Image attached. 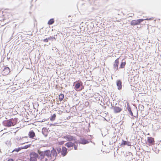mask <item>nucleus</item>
I'll list each match as a JSON object with an SVG mask.
<instances>
[{
	"mask_svg": "<svg viewBox=\"0 0 161 161\" xmlns=\"http://www.w3.org/2000/svg\"><path fill=\"white\" fill-rule=\"evenodd\" d=\"M127 57L125 56H120L115 60L113 64V67L115 72L121 69H124V70H125L126 64V59H127Z\"/></svg>",
	"mask_w": 161,
	"mask_h": 161,
	"instance_id": "f257e3e1",
	"label": "nucleus"
},
{
	"mask_svg": "<svg viewBox=\"0 0 161 161\" xmlns=\"http://www.w3.org/2000/svg\"><path fill=\"white\" fill-rule=\"evenodd\" d=\"M56 150L58 154H60L61 153V155L63 157L65 156L68 153L67 149L64 146H62V148L61 146H57L56 147Z\"/></svg>",
	"mask_w": 161,
	"mask_h": 161,
	"instance_id": "f03ea898",
	"label": "nucleus"
},
{
	"mask_svg": "<svg viewBox=\"0 0 161 161\" xmlns=\"http://www.w3.org/2000/svg\"><path fill=\"white\" fill-rule=\"evenodd\" d=\"M73 86H74V89L78 91H80L84 88L83 83L81 81L74 82Z\"/></svg>",
	"mask_w": 161,
	"mask_h": 161,
	"instance_id": "7ed1b4c3",
	"label": "nucleus"
},
{
	"mask_svg": "<svg viewBox=\"0 0 161 161\" xmlns=\"http://www.w3.org/2000/svg\"><path fill=\"white\" fill-rule=\"evenodd\" d=\"M147 19H138L136 20H132L130 22V25L131 26L137 25L140 24L143 22L144 20Z\"/></svg>",
	"mask_w": 161,
	"mask_h": 161,
	"instance_id": "20e7f679",
	"label": "nucleus"
},
{
	"mask_svg": "<svg viewBox=\"0 0 161 161\" xmlns=\"http://www.w3.org/2000/svg\"><path fill=\"white\" fill-rule=\"evenodd\" d=\"M30 161H36L38 158V154L35 152L32 151L29 154Z\"/></svg>",
	"mask_w": 161,
	"mask_h": 161,
	"instance_id": "39448f33",
	"label": "nucleus"
},
{
	"mask_svg": "<svg viewBox=\"0 0 161 161\" xmlns=\"http://www.w3.org/2000/svg\"><path fill=\"white\" fill-rule=\"evenodd\" d=\"M128 112H129V114L131 115V116L132 117H135L136 118H138V112L137 111V109L136 107H134V108L133 109V111L134 112V111L136 112H137L136 115H134L133 113L131 110V108H127V109Z\"/></svg>",
	"mask_w": 161,
	"mask_h": 161,
	"instance_id": "423d86ee",
	"label": "nucleus"
},
{
	"mask_svg": "<svg viewBox=\"0 0 161 161\" xmlns=\"http://www.w3.org/2000/svg\"><path fill=\"white\" fill-rule=\"evenodd\" d=\"M111 107L110 108V109L114 110V112L115 114H117L120 113L122 110V109L120 107L115 106H113L111 104Z\"/></svg>",
	"mask_w": 161,
	"mask_h": 161,
	"instance_id": "0eeeda50",
	"label": "nucleus"
},
{
	"mask_svg": "<svg viewBox=\"0 0 161 161\" xmlns=\"http://www.w3.org/2000/svg\"><path fill=\"white\" fill-rule=\"evenodd\" d=\"M147 145L151 146L154 144V139L152 137H148L147 138Z\"/></svg>",
	"mask_w": 161,
	"mask_h": 161,
	"instance_id": "6e6552de",
	"label": "nucleus"
},
{
	"mask_svg": "<svg viewBox=\"0 0 161 161\" xmlns=\"http://www.w3.org/2000/svg\"><path fill=\"white\" fill-rule=\"evenodd\" d=\"M50 152L51 153V158H52V156L53 157H55V158L54 160H53V161L56 159V157L57 156L58 157H61V155L58 154L57 152L56 149H53V150L50 151Z\"/></svg>",
	"mask_w": 161,
	"mask_h": 161,
	"instance_id": "1a4fd4ad",
	"label": "nucleus"
},
{
	"mask_svg": "<svg viewBox=\"0 0 161 161\" xmlns=\"http://www.w3.org/2000/svg\"><path fill=\"white\" fill-rule=\"evenodd\" d=\"M10 72V69L8 67L6 66L3 69L2 74L3 75H6Z\"/></svg>",
	"mask_w": 161,
	"mask_h": 161,
	"instance_id": "9d476101",
	"label": "nucleus"
},
{
	"mask_svg": "<svg viewBox=\"0 0 161 161\" xmlns=\"http://www.w3.org/2000/svg\"><path fill=\"white\" fill-rule=\"evenodd\" d=\"M11 119L3 121L2 123L4 126L9 127L12 126Z\"/></svg>",
	"mask_w": 161,
	"mask_h": 161,
	"instance_id": "9b49d317",
	"label": "nucleus"
},
{
	"mask_svg": "<svg viewBox=\"0 0 161 161\" xmlns=\"http://www.w3.org/2000/svg\"><path fill=\"white\" fill-rule=\"evenodd\" d=\"M77 141H78V142L79 143V144L83 145L88 144L90 142V141L82 137H80V140H78Z\"/></svg>",
	"mask_w": 161,
	"mask_h": 161,
	"instance_id": "f8f14e48",
	"label": "nucleus"
},
{
	"mask_svg": "<svg viewBox=\"0 0 161 161\" xmlns=\"http://www.w3.org/2000/svg\"><path fill=\"white\" fill-rule=\"evenodd\" d=\"M65 138L69 141H73L74 142L77 140V139L75 136L70 135H66L65 136Z\"/></svg>",
	"mask_w": 161,
	"mask_h": 161,
	"instance_id": "ddd939ff",
	"label": "nucleus"
},
{
	"mask_svg": "<svg viewBox=\"0 0 161 161\" xmlns=\"http://www.w3.org/2000/svg\"><path fill=\"white\" fill-rule=\"evenodd\" d=\"M121 147H124L125 146H131V143L128 141H125L123 139H122V142L120 145Z\"/></svg>",
	"mask_w": 161,
	"mask_h": 161,
	"instance_id": "4468645a",
	"label": "nucleus"
},
{
	"mask_svg": "<svg viewBox=\"0 0 161 161\" xmlns=\"http://www.w3.org/2000/svg\"><path fill=\"white\" fill-rule=\"evenodd\" d=\"M116 84L118 90H120L122 89V82L121 80H117L116 81Z\"/></svg>",
	"mask_w": 161,
	"mask_h": 161,
	"instance_id": "2eb2a0df",
	"label": "nucleus"
},
{
	"mask_svg": "<svg viewBox=\"0 0 161 161\" xmlns=\"http://www.w3.org/2000/svg\"><path fill=\"white\" fill-rule=\"evenodd\" d=\"M132 154V153L130 152H128L127 153V155H126L125 156V160H126V161H132V157L131 155Z\"/></svg>",
	"mask_w": 161,
	"mask_h": 161,
	"instance_id": "dca6fc26",
	"label": "nucleus"
},
{
	"mask_svg": "<svg viewBox=\"0 0 161 161\" xmlns=\"http://www.w3.org/2000/svg\"><path fill=\"white\" fill-rule=\"evenodd\" d=\"M42 133L45 137H47L48 133L47 129L46 127H43L42 129Z\"/></svg>",
	"mask_w": 161,
	"mask_h": 161,
	"instance_id": "f3484780",
	"label": "nucleus"
},
{
	"mask_svg": "<svg viewBox=\"0 0 161 161\" xmlns=\"http://www.w3.org/2000/svg\"><path fill=\"white\" fill-rule=\"evenodd\" d=\"M44 153V151H40L38 152V155L39 156H38V159H40V160L43 159L45 156Z\"/></svg>",
	"mask_w": 161,
	"mask_h": 161,
	"instance_id": "a211bd4d",
	"label": "nucleus"
},
{
	"mask_svg": "<svg viewBox=\"0 0 161 161\" xmlns=\"http://www.w3.org/2000/svg\"><path fill=\"white\" fill-rule=\"evenodd\" d=\"M36 136L33 130H31L28 133V136L31 138H33Z\"/></svg>",
	"mask_w": 161,
	"mask_h": 161,
	"instance_id": "6ab92c4d",
	"label": "nucleus"
},
{
	"mask_svg": "<svg viewBox=\"0 0 161 161\" xmlns=\"http://www.w3.org/2000/svg\"><path fill=\"white\" fill-rule=\"evenodd\" d=\"M44 151V154L45 156H46L48 158H51V155L50 151L49 150H45Z\"/></svg>",
	"mask_w": 161,
	"mask_h": 161,
	"instance_id": "aec40b11",
	"label": "nucleus"
},
{
	"mask_svg": "<svg viewBox=\"0 0 161 161\" xmlns=\"http://www.w3.org/2000/svg\"><path fill=\"white\" fill-rule=\"evenodd\" d=\"M11 119L12 122V126H14L16 125L18 120V118H15L14 119L12 118Z\"/></svg>",
	"mask_w": 161,
	"mask_h": 161,
	"instance_id": "412c9836",
	"label": "nucleus"
},
{
	"mask_svg": "<svg viewBox=\"0 0 161 161\" xmlns=\"http://www.w3.org/2000/svg\"><path fill=\"white\" fill-rule=\"evenodd\" d=\"M74 144V142H68L65 144V145L68 148L72 147Z\"/></svg>",
	"mask_w": 161,
	"mask_h": 161,
	"instance_id": "4be33fe9",
	"label": "nucleus"
},
{
	"mask_svg": "<svg viewBox=\"0 0 161 161\" xmlns=\"http://www.w3.org/2000/svg\"><path fill=\"white\" fill-rule=\"evenodd\" d=\"M56 116V114H51V116L48 119H50L51 121H53L55 120Z\"/></svg>",
	"mask_w": 161,
	"mask_h": 161,
	"instance_id": "5701e85b",
	"label": "nucleus"
},
{
	"mask_svg": "<svg viewBox=\"0 0 161 161\" xmlns=\"http://www.w3.org/2000/svg\"><path fill=\"white\" fill-rule=\"evenodd\" d=\"M74 149L75 150H77V147L78 146V144H79V143L78 142V141L77 140L75 142H74Z\"/></svg>",
	"mask_w": 161,
	"mask_h": 161,
	"instance_id": "b1692460",
	"label": "nucleus"
},
{
	"mask_svg": "<svg viewBox=\"0 0 161 161\" xmlns=\"http://www.w3.org/2000/svg\"><path fill=\"white\" fill-rule=\"evenodd\" d=\"M22 149H23L22 147H19L17 148H15L11 152V153H13L14 152H18Z\"/></svg>",
	"mask_w": 161,
	"mask_h": 161,
	"instance_id": "393cba45",
	"label": "nucleus"
},
{
	"mask_svg": "<svg viewBox=\"0 0 161 161\" xmlns=\"http://www.w3.org/2000/svg\"><path fill=\"white\" fill-rule=\"evenodd\" d=\"M54 19L53 18L50 19L47 22V24L49 25H52L54 22Z\"/></svg>",
	"mask_w": 161,
	"mask_h": 161,
	"instance_id": "a878e982",
	"label": "nucleus"
},
{
	"mask_svg": "<svg viewBox=\"0 0 161 161\" xmlns=\"http://www.w3.org/2000/svg\"><path fill=\"white\" fill-rule=\"evenodd\" d=\"M64 97V95L63 94L61 93L59 96V100L60 101H62Z\"/></svg>",
	"mask_w": 161,
	"mask_h": 161,
	"instance_id": "bb28decb",
	"label": "nucleus"
},
{
	"mask_svg": "<svg viewBox=\"0 0 161 161\" xmlns=\"http://www.w3.org/2000/svg\"><path fill=\"white\" fill-rule=\"evenodd\" d=\"M152 149L157 154H158L159 153V151L160 150H159L158 149L157 147H152Z\"/></svg>",
	"mask_w": 161,
	"mask_h": 161,
	"instance_id": "cd10ccee",
	"label": "nucleus"
},
{
	"mask_svg": "<svg viewBox=\"0 0 161 161\" xmlns=\"http://www.w3.org/2000/svg\"><path fill=\"white\" fill-rule=\"evenodd\" d=\"M31 144H28L22 147L24 149H26L29 147H30L31 146Z\"/></svg>",
	"mask_w": 161,
	"mask_h": 161,
	"instance_id": "c85d7f7f",
	"label": "nucleus"
},
{
	"mask_svg": "<svg viewBox=\"0 0 161 161\" xmlns=\"http://www.w3.org/2000/svg\"><path fill=\"white\" fill-rule=\"evenodd\" d=\"M127 152L125 151L121 152V155L125 157L127 155Z\"/></svg>",
	"mask_w": 161,
	"mask_h": 161,
	"instance_id": "c756f323",
	"label": "nucleus"
},
{
	"mask_svg": "<svg viewBox=\"0 0 161 161\" xmlns=\"http://www.w3.org/2000/svg\"><path fill=\"white\" fill-rule=\"evenodd\" d=\"M126 103L127 104L126 106L127 107H126V109L129 108H131L130 106V104L129 102H126ZM125 107H126V106H125Z\"/></svg>",
	"mask_w": 161,
	"mask_h": 161,
	"instance_id": "7c9ffc66",
	"label": "nucleus"
},
{
	"mask_svg": "<svg viewBox=\"0 0 161 161\" xmlns=\"http://www.w3.org/2000/svg\"><path fill=\"white\" fill-rule=\"evenodd\" d=\"M153 147L152 146L151 147H150L149 148H148L147 149V151L145 152V153H147V154L150 152V150L151 149H152V147Z\"/></svg>",
	"mask_w": 161,
	"mask_h": 161,
	"instance_id": "2f4dec72",
	"label": "nucleus"
},
{
	"mask_svg": "<svg viewBox=\"0 0 161 161\" xmlns=\"http://www.w3.org/2000/svg\"><path fill=\"white\" fill-rule=\"evenodd\" d=\"M65 142V141H60V142H58V144L59 145H62L64 144V143Z\"/></svg>",
	"mask_w": 161,
	"mask_h": 161,
	"instance_id": "473e14b6",
	"label": "nucleus"
},
{
	"mask_svg": "<svg viewBox=\"0 0 161 161\" xmlns=\"http://www.w3.org/2000/svg\"><path fill=\"white\" fill-rule=\"evenodd\" d=\"M47 39L48 40V41L49 40L51 41H53V39H54L53 38V36H50V37H48L47 38Z\"/></svg>",
	"mask_w": 161,
	"mask_h": 161,
	"instance_id": "72a5a7b5",
	"label": "nucleus"
},
{
	"mask_svg": "<svg viewBox=\"0 0 161 161\" xmlns=\"http://www.w3.org/2000/svg\"><path fill=\"white\" fill-rule=\"evenodd\" d=\"M87 26L88 28H89V26L93 28L94 27V24L92 23H91L90 25H88Z\"/></svg>",
	"mask_w": 161,
	"mask_h": 161,
	"instance_id": "f704fd0d",
	"label": "nucleus"
},
{
	"mask_svg": "<svg viewBox=\"0 0 161 161\" xmlns=\"http://www.w3.org/2000/svg\"><path fill=\"white\" fill-rule=\"evenodd\" d=\"M6 143L8 146H11V143L10 141H7L6 142Z\"/></svg>",
	"mask_w": 161,
	"mask_h": 161,
	"instance_id": "c9c22d12",
	"label": "nucleus"
},
{
	"mask_svg": "<svg viewBox=\"0 0 161 161\" xmlns=\"http://www.w3.org/2000/svg\"><path fill=\"white\" fill-rule=\"evenodd\" d=\"M89 104V103L88 101H86L85 102L84 105L86 107H87Z\"/></svg>",
	"mask_w": 161,
	"mask_h": 161,
	"instance_id": "e433bc0d",
	"label": "nucleus"
},
{
	"mask_svg": "<svg viewBox=\"0 0 161 161\" xmlns=\"http://www.w3.org/2000/svg\"><path fill=\"white\" fill-rule=\"evenodd\" d=\"M90 137L88 139L90 140L89 141H90V142H92V141H91V139H92L93 138V136L92 135H90Z\"/></svg>",
	"mask_w": 161,
	"mask_h": 161,
	"instance_id": "4c0bfd02",
	"label": "nucleus"
},
{
	"mask_svg": "<svg viewBox=\"0 0 161 161\" xmlns=\"http://www.w3.org/2000/svg\"><path fill=\"white\" fill-rule=\"evenodd\" d=\"M47 120H49V119H42L41 121H40L39 122H42Z\"/></svg>",
	"mask_w": 161,
	"mask_h": 161,
	"instance_id": "58836bf2",
	"label": "nucleus"
},
{
	"mask_svg": "<svg viewBox=\"0 0 161 161\" xmlns=\"http://www.w3.org/2000/svg\"><path fill=\"white\" fill-rule=\"evenodd\" d=\"M54 48L55 49V50L56 53L59 54V55L60 54V53H59V51H58V49L57 48H56V47H54Z\"/></svg>",
	"mask_w": 161,
	"mask_h": 161,
	"instance_id": "ea45409f",
	"label": "nucleus"
},
{
	"mask_svg": "<svg viewBox=\"0 0 161 161\" xmlns=\"http://www.w3.org/2000/svg\"><path fill=\"white\" fill-rule=\"evenodd\" d=\"M42 40L44 42H47L48 41V40L47 38L44 39H43Z\"/></svg>",
	"mask_w": 161,
	"mask_h": 161,
	"instance_id": "a19ab883",
	"label": "nucleus"
},
{
	"mask_svg": "<svg viewBox=\"0 0 161 161\" xmlns=\"http://www.w3.org/2000/svg\"><path fill=\"white\" fill-rule=\"evenodd\" d=\"M3 19H0V20L1 21H4V20L5 19V17L4 16V14H3Z\"/></svg>",
	"mask_w": 161,
	"mask_h": 161,
	"instance_id": "79ce46f5",
	"label": "nucleus"
},
{
	"mask_svg": "<svg viewBox=\"0 0 161 161\" xmlns=\"http://www.w3.org/2000/svg\"><path fill=\"white\" fill-rule=\"evenodd\" d=\"M117 140V139H116V140L115 141H114V142H112V143H111V141L109 142L110 145H113V143H115L116 142Z\"/></svg>",
	"mask_w": 161,
	"mask_h": 161,
	"instance_id": "37998d69",
	"label": "nucleus"
},
{
	"mask_svg": "<svg viewBox=\"0 0 161 161\" xmlns=\"http://www.w3.org/2000/svg\"><path fill=\"white\" fill-rule=\"evenodd\" d=\"M112 142H114V141H115V136H113L112 138Z\"/></svg>",
	"mask_w": 161,
	"mask_h": 161,
	"instance_id": "c03bdc74",
	"label": "nucleus"
},
{
	"mask_svg": "<svg viewBox=\"0 0 161 161\" xmlns=\"http://www.w3.org/2000/svg\"><path fill=\"white\" fill-rule=\"evenodd\" d=\"M53 36L54 39H55L56 40V39L57 38V35H55L54 36Z\"/></svg>",
	"mask_w": 161,
	"mask_h": 161,
	"instance_id": "a18cd8bd",
	"label": "nucleus"
},
{
	"mask_svg": "<svg viewBox=\"0 0 161 161\" xmlns=\"http://www.w3.org/2000/svg\"><path fill=\"white\" fill-rule=\"evenodd\" d=\"M57 124V123H54V124H50V126H55Z\"/></svg>",
	"mask_w": 161,
	"mask_h": 161,
	"instance_id": "49530a36",
	"label": "nucleus"
},
{
	"mask_svg": "<svg viewBox=\"0 0 161 161\" xmlns=\"http://www.w3.org/2000/svg\"><path fill=\"white\" fill-rule=\"evenodd\" d=\"M16 139L17 140H20L21 139V137H19L18 136H17L16 137Z\"/></svg>",
	"mask_w": 161,
	"mask_h": 161,
	"instance_id": "de8ad7c7",
	"label": "nucleus"
},
{
	"mask_svg": "<svg viewBox=\"0 0 161 161\" xmlns=\"http://www.w3.org/2000/svg\"><path fill=\"white\" fill-rule=\"evenodd\" d=\"M8 161H14V159L12 158H8Z\"/></svg>",
	"mask_w": 161,
	"mask_h": 161,
	"instance_id": "09e8293b",
	"label": "nucleus"
},
{
	"mask_svg": "<svg viewBox=\"0 0 161 161\" xmlns=\"http://www.w3.org/2000/svg\"><path fill=\"white\" fill-rule=\"evenodd\" d=\"M147 19L146 20H153V17L150 18H147Z\"/></svg>",
	"mask_w": 161,
	"mask_h": 161,
	"instance_id": "8fccbe9b",
	"label": "nucleus"
},
{
	"mask_svg": "<svg viewBox=\"0 0 161 161\" xmlns=\"http://www.w3.org/2000/svg\"><path fill=\"white\" fill-rule=\"evenodd\" d=\"M73 100L74 101H77L78 100L77 99H76V98H74Z\"/></svg>",
	"mask_w": 161,
	"mask_h": 161,
	"instance_id": "3c124183",
	"label": "nucleus"
},
{
	"mask_svg": "<svg viewBox=\"0 0 161 161\" xmlns=\"http://www.w3.org/2000/svg\"><path fill=\"white\" fill-rule=\"evenodd\" d=\"M133 112L134 113V115H136L137 112H136L135 111H134Z\"/></svg>",
	"mask_w": 161,
	"mask_h": 161,
	"instance_id": "603ef678",
	"label": "nucleus"
},
{
	"mask_svg": "<svg viewBox=\"0 0 161 161\" xmlns=\"http://www.w3.org/2000/svg\"><path fill=\"white\" fill-rule=\"evenodd\" d=\"M27 138V136H24V137H22V138Z\"/></svg>",
	"mask_w": 161,
	"mask_h": 161,
	"instance_id": "864d4df0",
	"label": "nucleus"
},
{
	"mask_svg": "<svg viewBox=\"0 0 161 161\" xmlns=\"http://www.w3.org/2000/svg\"><path fill=\"white\" fill-rule=\"evenodd\" d=\"M141 121H142L141 124L140 123H139V124H140V125H142V123H143V122H142V120H141Z\"/></svg>",
	"mask_w": 161,
	"mask_h": 161,
	"instance_id": "5fc2aeb1",
	"label": "nucleus"
},
{
	"mask_svg": "<svg viewBox=\"0 0 161 161\" xmlns=\"http://www.w3.org/2000/svg\"><path fill=\"white\" fill-rule=\"evenodd\" d=\"M45 161H48V159L47 158H45Z\"/></svg>",
	"mask_w": 161,
	"mask_h": 161,
	"instance_id": "6e6d98bb",
	"label": "nucleus"
},
{
	"mask_svg": "<svg viewBox=\"0 0 161 161\" xmlns=\"http://www.w3.org/2000/svg\"><path fill=\"white\" fill-rule=\"evenodd\" d=\"M27 142H24V143H21V145H23V144H25V143H27Z\"/></svg>",
	"mask_w": 161,
	"mask_h": 161,
	"instance_id": "4d7b16f0",
	"label": "nucleus"
},
{
	"mask_svg": "<svg viewBox=\"0 0 161 161\" xmlns=\"http://www.w3.org/2000/svg\"><path fill=\"white\" fill-rule=\"evenodd\" d=\"M116 21H117V22H120V20H119V19H118V20H116Z\"/></svg>",
	"mask_w": 161,
	"mask_h": 161,
	"instance_id": "13d9d810",
	"label": "nucleus"
},
{
	"mask_svg": "<svg viewBox=\"0 0 161 161\" xmlns=\"http://www.w3.org/2000/svg\"><path fill=\"white\" fill-rule=\"evenodd\" d=\"M46 124H47V125L49 124V125H50V124H49V122H47V123H46Z\"/></svg>",
	"mask_w": 161,
	"mask_h": 161,
	"instance_id": "bf43d9fd",
	"label": "nucleus"
},
{
	"mask_svg": "<svg viewBox=\"0 0 161 161\" xmlns=\"http://www.w3.org/2000/svg\"><path fill=\"white\" fill-rule=\"evenodd\" d=\"M80 103V102H79L78 103V104H76V105H79V103Z\"/></svg>",
	"mask_w": 161,
	"mask_h": 161,
	"instance_id": "052dcab7",
	"label": "nucleus"
},
{
	"mask_svg": "<svg viewBox=\"0 0 161 161\" xmlns=\"http://www.w3.org/2000/svg\"><path fill=\"white\" fill-rule=\"evenodd\" d=\"M16 88L15 87H14V90H17V89H16Z\"/></svg>",
	"mask_w": 161,
	"mask_h": 161,
	"instance_id": "680f3d73",
	"label": "nucleus"
},
{
	"mask_svg": "<svg viewBox=\"0 0 161 161\" xmlns=\"http://www.w3.org/2000/svg\"><path fill=\"white\" fill-rule=\"evenodd\" d=\"M92 142V143H93L94 145H95V143L94 142Z\"/></svg>",
	"mask_w": 161,
	"mask_h": 161,
	"instance_id": "e2e57ef3",
	"label": "nucleus"
},
{
	"mask_svg": "<svg viewBox=\"0 0 161 161\" xmlns=\"http://www.w3.org/2000/svg\"><path fill=\"white\" fill-rule=\"evenodd\" d=\"M117 103H115V106H116V105H117Z\"/></svg>",
	"mask_w": 161,
	"mask_h": 161,
	"instance_id": "0e129e2a",
	"label": "nucleus"
},
{
	"mask_svg": "<svg viewBox=\"0 0 161 161\" xmlns=\"http://www.w3.org/2000/svg\"><path fill=\"white\" fill-rule=\"evenodd\" d=\"M148 157H149V155H148Z\"/></svg>",
	"mask_w": 161,
	"mask_h": 161,
	"instance_id": "69168bd1",
	"label": "nucleus"
},
{
	"mask_svg": "<svg viewBox=\"0 0 161 161\" xmlns=\"http://www.w3.org/2000/svg\"><path fill=\"white\" fill-rule=\"evenodd\" d=\"M92 123H94L92 121Z\"/></svg>",
	"mask_w": 161,
	"mask_h": 161,
	"instance_id": "338daca9",
	"label": "nucleus"
},
{
	"mask_svg": "<svg viewBox=\"0 0 161 161\" xmlns=\"http://www.w3.org/2000/svg\"><path fill=\"white\" fill-rule=\"evenodd\" d=\"M81 104H82L81 103L80 104V105H81Z\"/></svg>",
	"mask_w": 161,
	"mask_h": 161,
	"instance_id": "774afa93",
	"label": "nucleus"
}]
</instances>
